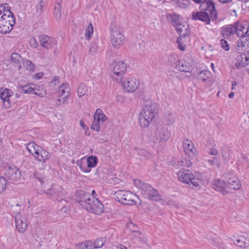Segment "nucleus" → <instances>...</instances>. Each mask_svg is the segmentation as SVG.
I'll list each match as a JSON object with an SVG mask.
<instances>
[{"label":"nucleus","instance_id":"f257e3e1","mask_svg":"<svg viewBox=\"0 0 249 249\" xmlns=\"http://www.w3.org/2000/svg\"><path fill=\"white\" fill-rule=\"evenodd\" d=\"M201 3V11L193 12L192 14V19L194 20H199L206 24H209L211 19L214 21L217 18L215 4L212 0H204Z\"/></svg>","mask_w":249,"mask_h":249},{"label":"nucleus","instance_id":"f03ea898","mask_svg":"<svg viewBox=\"0 0 249 249\" xmlns=\"http://www.w3.org/2000/svg\"><path fill=\"white\" fill-rule=\"evenodd\" d=\"M249 21H236L233 24L223 27L221 33L224 38H227L234 34L238 36H243L249 32Z\"/></svg>","mask_w":249,"mask_h":249},{"label":"nucleus","instance_id":"7ed1b4c3","mask_svg":"<svg viewBox=\"0 0 249 249\" xmlns=\"http://www.w3.org/2000/svg\"><path fill=\"white\" fill-rule=\"evenodd\" d=\"M134 185L141 190V193L146 198L154 201L161 200V196L158 191L151 185L145 183L139 179L134 180Z\"/></svg>","mask_w":249,"mask_h":249},{"label":"nucleus","instance_id":"20e7f679","mask_svg":"<svg viewBox=\"0 0 249 249\" xmlns=\"http://www.w3.org/2000/svg\"><path fill=\"white\" fill-rule=\"evenodd\" d=\"M155 108V107L153 104L146 105L141 111L139 120L142 127H145L148 126L153 121L157 114Z\"/></svg>","mask_w":249,"mask_h":249},{"label":"nucleus","instance_id":"39448f33","mask_svg":"<svg viewBox=\"0 0 249 249\" xmlns=\"http://www.w3.org/2000/svg\"><path fill=\"white\" fill-rule=\"evenodd\" d=\"M110 34V41L114 47L118 48L124 43L125 37L120 27L111 25Z\"/></svg>","mask_w":249,"mask_h":249},{"label":"nucleus","instance_id":"423d86ee","mask_svg":"<svg viewBox=\"0 0 249 249\" xmlns=\"http://www.w3.org/2000/svg\"><path fill=\"white\" fill-rule=\"evenodd\" d=\"M116 199L120 203L125 205L136 204L137 202L135 198L138 196L129 191L120 190L115 193Z\"/></svg>","mask_w":249,"mask_h":249},{"label":"nucleus","instance_id":"0eeeda50","mask_svg":"<svg viewBox=\"0 0 249 249\" xmlns=\"http://www.w3.org/2000/svg\"><path fill=\"white\" fill-rule=\"evenodd\" d=\"M126 71V65L123 61H119L116 63L111 71L112 77L117 82L122 81L124 74Z\"/></svg>","mask_w":249,"mask_h":249},{"label":"nucleus","instance_id":"6e6552de","mask_svg":"<svg viewBox=\"0 0 249 249\" xmlns=\"http://www.w3.org/2000/svg\"><path fill=\"white\" fill-rule=\"evenodd\" d=\"M104 206L97 198L92 197L88 203L85 209L90 213L100 214L104 212Z\"/></svg>","mask_w":249,"mask_h":249},{"label":"nucleus","instance_id":"1a4fd4ad","mask_svg":"<svg viewBox=\"0 0 249 249\" xmlns=\"http://www.w3.org/2000/svg\"><path fill=\"white\" fill-rule=\"evenodd\" d=\"M156 140L158 142H166L170 137V133L164 124L158 125L155 132Z\"/></svg>","mask_w":249,"mask_h":249},{"label":"nucleus","instance_id":"9d476101","mask_svg":"<svg viewBox=\"0 0 249 249\" xmlns=\"http://www.w3.org/2000/svg\"><path fill=\"white\" fill-rule=\"evenodd\" d=\"M15 225L19 232L23 233L28 227V221L25 215L18 214L15 215Z\"/></svg>","mask_w":249,"mask_h":249},{"label":"nucleus","instance_id":"9b49d317","mask_svg":"<svg viewBox=\"0 0 249 249\" xmlns=\"http://www.w3.org/2000/svg\"><path fill=\"white\" fill-rule=\"evenodd\" d=\"M13 94V91L9 89L2 87L0 88V97L2 100L4 107L8 108L10 107V97Z\"/></svg>","mask_w":249,"mask_h":249},{"label":"nucleus","instance_id":"f8f14e48","mask_svg":"<svg viewBox=\"0 0 249 249\" xmlns=\"http://www.w3.org/2000/svg\"><path fill=\"white\" fill-rule=\"evenodd\" d=\"M118 82H121L127 92L134 91L138 88L139 84L138 81L130 78L122 79V81Z\"/></svg>","mask_w":249,"mask_h":249},{"label":"nucleus","instance_id":"ddd939ff","mask_svg":"<svg viewBox=\"0 0 249 249\" xmlns=\"http://www.w3.org/2000/svg\"><path fill=\"white\" fill-rule=\"evenodd\" d=\"M45 193L50 198L55 200H57L63 195L62 188L61 186L57 184L52 185L51 188L48 189Z\"/></svg>","mask_w":249,"mask_h":249},{"label":"nucleus","instance_id":"4468645a","mask_svg":"<svg viewBox=\"0 0 249 249\" xmlns=\"http://www.w3.org/2000/svg\"><path fill=\"white\" fill-rule=\"evenodd\" d=\"M98 162V159L96 156H90L87 158V167H84L82 166V163L78 162L77 165L80 167V169L85 173L90 172V168L95 167Z\"/></svg>","mask_w":249,"mask_h":249},{"label":"nucleus","instance_id":"2eb2a0df","mask_svg":"<svg viewBox=\"0 0 249 249\" xmlns=\"http://www.w3.org/2000/svg\"><path fill=\"white\" fill-rule=\"evenodd\" d=\"M225 186L235 190L240 189L241 184L238 178L232 175H229L227 178L225 179Z\"/></svg>","mask_w":249,"mask_h":249},{"label":"nucleus","instance_id":"dca6fc26","mask_svg":"<svg viewBox=\"0 0 249 249\" xmlns=\"http://www.w3.org/2000/svg\"><path fill=\"white\" fill-rule=\"evenodd\" d=\"M178 180L184 183H188L193 179L194 175L189 170L181 169L177 174Z\"/></svg>","mask_w":249,"mask_h":249},{"label":"nucleus","instance_id":"f3484780","mask_svg":"<svg viewBox=\"0 0 249 249\" xmlns=\"http://www.w3.org/2000/svg\"><path fill=\"white\" fill-rule=\"evenodd\" d=\"M76 196L79 198L78 202L84 209L88 203L90 202L91 196L83 190H79L76 192Z\"/></svg>","mask_w":249,"mask_h":249},{"label":"nucleus","instance_id":"a211bd4d","mask_svg":"<svg viewBox=\"0 0 249 249\" xmlns=\"http://www.w3.org/2000/svg\"><path fill=\"white\" fill-rule=\"evenodd\" d=\"M5 175L11 180H17L21 177V173L16 166H9L6 171Z\"/></svg>","mask_w":249,"mask_h":249},{"label":"nucleus","instance_id":"6ab92c4d","mask_svg":"<svg viewBox=\"0 0 249 249\" xmlns=\"http://www.w3.org/2000/svg\"><path fill=\"white\" fill-rule=\"evenodd\" d=\"M183 147L185 153L190 156H193L196 152L194 143L188 139H185L182 142Z\"/></svg>","mask_w":249,"mask_h":249},{"label":"nucleus","instance_id":"aec40b11","mask_svg":"<svg viewBox=\"0 0 249 249\" xmlns=\"http://www.w3.org/2000/svg\"><path fill=\"white\" fill-rule=\"evenodd\" d=\"M15 24V19L10 20L8 22L3 19L0 20V32L2 34L9 33Z\"/></svg>","mask_w":249,"mask_h":249},{"label":"nucleus","instance_id":"412c9836","mask_svg":"<svg viewBox=\"0 0 249 249\" xmlns=\"http://www.w3.org/2000/svg\"><path fill=\"white\" fill-rule=\"evenodd\" d=\"M175 28L178 33L180 35L177 39V42L179 43L182 37H185L188 35L189 32V26L187 24H183L182 22H181Z\"/></svg>","mask_w":249,"mask_h":249},{"label":"nucleus","instance_id":"4be33fe9","mask_svg":"<svg viewBox=\"0 0 249 249\" xmlns=\"http://www.w3.org/2000/svg\"><path fill=\"white\" fill-rule=\"evenodd\" d=\"M35 158L39 161L45 162L50 157V153L41 147H37Z\"/></svg>","mask_w":249,"mask_h":249},{"label":"nucleus","instance_id":"5701e85b","mask_svg":"<svg viewBox=\"0 0 249 249\" xmlns=\"http://www.w3.org/2000/svg\"><path fill=\"white\" fill-rule=\"evenodd\" d=\"M247 33L243 36H239L240 37H242L236 43L237 47L236 50L237 52L240 51V48H248L249 47V34L247 35Z\"/></svg>","mask_w":249,"mask_h":249},{"label":"nucleus","instance_id":"b1692460","mask_svg":"<svg viewBox=\"0 0 249 249\" xmlns=\"http://www.w3.org/2000/svg\"><path fill=\"white\" fill-rule=\"evenodd\" d=\"M39 42L42 47L45 49L51 48L52 45V38L45 35H41L38 37Z\"/></svg>","mask_w":249,"mask_h":249},{"label":"nucleus","instance_id":"393cba45","mask_svg":"<svg viewBox=\"0 0 249 249\" xmlns=\"http://www.w3.org/2000/svg\"><path fill=\"white\" fill-rule=\"evenodd\" d=\"M176 68L181 71L190 72L191 66L189 63L184 60H180L177 62Z\"/></svg>","mask_w":249,"mask_h":249},{"label":"nucleus","instance_id":"a878e982","mask_svg":"<svg viewBox=\"0 0 249 249\" xmlns=\"http://www.w3.org/2000/svg\"><path fill=\"white\" fill-rule=\"evenodd\" d=\"M166 17L168 21L171 22L175 27L181 22L179 15L175 13L167 14Z\"/></svg>","mask_w":249,"mask_h":249},{"label":"nucleus","instance_id":"bb28decb","mask_svg":"<svg viewBox=\"0 0 249 249\" xmlns=\"http://www.w3.org/2000/svg\"><path fill=\"white\" fill-rule=\"evenodd\" d=\"M225 186V180L222 181L217 179L214 181V184H213V188L217 191L222 192L223 194L227 193Z\"/></svg>","mask_w":249,"mask_h":249},{"label":"nucleus","instance_id":"cd10ccee","mask_svg":"<svg viewBox=\"0 0 249 249\" xmlns=\"http://www.w3.org/2000/svg\"><path fill=\"white\" fill-rule=\"evenodd\" d=\"M232 240L237 246L240 248H246L249 246V240L245 238L244 236L235 237L234 239Z\"/></svg>","mask_w":249,"mask_h":249},{"label":"nucleus","instance_id":"c85d7f7f","mask_svg":"<svg viewBox=\"0 0 249 249\" xmlns=\"http://www.w3.org/2000/svg\"><path fill=\"white\" fill-rule=\"evenodd\" d=\"M34 87L30 84H27L26 85L22 86L20 87L19 91L22 93H31L33 94L35 87H36L34 85Z\"/></svg>","mask_w":249,"mask_h":249},{"label":"nucleus","instance_id":"c756f323","mask_svg":"<svg viewBox=\"0 0 249 249\" xmlns=\"http://www.w3.org/2000/svg\"><path fill=\"white\" fill-rule=\"evenodd\" d=\"M211 73L208 71H200L197 76L198 79L206 82L208 81L210 78Z\"/></svg>","mask_w":249,"mask_h":249},{"label":"nucleus","instance_id":"7c9ffc66","mask_svg":"<svg viewBox=\"0 0 249 249\" xmlns=\"http://www.w3.org/2000/svg\"><path fill=\"white\" fill-rule=\"evenodd\" d=\"M187 184L193 189L198 190L200 188L199 180L198 178H195V176L193 178V179L189 181V182Z\"/></svg>","mask_w":249,"mask_h":249},{"label":"nucleus","instance_id":"2f4dec72","mask_svg":"<svg viewBox=\"0 0 249 249\" xmlns=\"http://www.w3.org/2000/svg\"><path fill=\"white\" fill-rule=\"evenodd\" d=\"M103 124L99 121L96 118H94V119L90 126V128L92 130H95L97 132L100 131L101 129L103 128Z\"/></svg>","mask_w":249,"mask_h":249},{"label":"nucleus","instance_id":"473e14b6","mask_svg":"<svg viewBox=\"0 0 249 249\" xmlns=\"http://www.w3.org/2000/svg\"><path fill=\"white\" fill-rule=\"evenodd\" d=\"M137 97L138 98L144 101H148L150 99L148 92L145 89L139 90L137 92Z\"/></svg>","mask_w":249,"mask_h":249},{"label":"nucleus","instance_id":"72a5a7b5","mask_svg":"<svg viewBox=\"0 0 249 249\" xmlns=\"http://www.w3.org/2000/svg\"><path fill=\"white\" fill-rule=\"evenodd\" d=\"M79 249H93V243L90 241H86L79 243L78 245Z\"/></svg>","mask_w":249,"mask_h":249},{"label":"nucleus","instance_id":"f704fd0d","mask_svg":"<svg viewBox=\"0 0 249 249\" xmlns=\"http://www.w3.org/2000/svg\"><path fill=\"white\" fill-rule=\"evenodd\" d=\"M88 88L87 86L83 83L80 84L77 90L78 96L79 97L83 96L86 94Z\"/></svg>","mask_w":249,"mask_h":249},{"label":"nucleus","instance_id":"c9c22d12","mask_svg":"<svg viewBox=\"0 0 249 249\" xmlns=\"http://www.w3.org/2000/svg\"><path fill=\"white\" fill-rule=\"evenodd\" d=\"M37 147H40L39 146L36 145L35 142H29L28 143L26 148L28 151L34 156L35 154H36Z\"/></svg>","mask_w":249,"mask_h":249},{"label":"nucleus","instance_id":"e433bc0d","mask_svg":"<svg viewBox=\"0 0 249 249\" xmlns=\"http://www.w3.org/2000/svg\"><path fill=\"white\" fill-rule=\"evenodd\" d=\"M192 163L190 159L188 158H184L181 160L180 161H178L177 166H178V168L179 167V166L180 167L184 166L189 167L192 166Z\"/></svg>","mask_w":249,"mask_h":249},{"label":"nucleus","instance_id":"4c0bfd02","mask_svg":"<svg viewBox=\"0 0 249 249\" xmlns=\"http://www.w3.org/2000/svg\"><path fill=\"white\" fill-rule=\"evenodd\" d=\"M5 12V14H3L1 16L0 20L3 19L4 20H6L7 22H8L10 20H12V19H15L14 15L10 10H7Z\"/></svg>","mask_w":249,"mask_h":249},{"label":"nucleus","instance_id":"58836bf2","mask_svg":"<svg viewBox=\"0 0 249 249\" xmlns=\"http://www.w3.org/2000/svg\"><path fill=\"white\" fill-rule=\"evenodd\" d=\"M93 33V26L92 23H90L87 27L85 31V36L87 39L89 40Z\"/></svg>","mask_w":249,"mask_h":249},{"label":"nucleus","instance_id":"ea45409f","mask_svg":"<svg viewBox=\"0 0 249 249\" xmlns=\"http://www.w3.org/2000/svg\"><path fill=\"white\" fill-rule=\"evenodd\" d=\"M236 60L235 66L237 68H244L249 64V62L243 61L242 57H240V55L237 57Z\"/></svg>","mask_w":249,"mask_h":249},{"label":"nucleus","instance_id":"a19ab883","mask_svg":"<svg viewBox=\"0 0 249 249\" xmlns=\"http://www.w3.org/2000/svg\"><path fill=\"white\" fill-rule=\"evenodd\" d=\"M11 60L15 64H19L22 60V58L18 53H13L11 56Z\"/></svg>","mask_w":249,"mask_h":249},{"label":"nucleus","instance_id":"79ce46f5","mask_svg":"<svg viewBox=\"0 0 249 249\" xmlns=\"http://www.w3.org/2000/svg\"><path fill=\"white\" fill-rule=\"evenodd\" d=\"M61 5L59 3H56L54 7V16L56 19L59 18L61 17Z\"/></svg>","mask_w":249,"mask_h":249},{"label":"nucleus","instance_id":"37998d69","mask_svg":"<svg viewBox=\"0 0 249 249\" xmlns=\"http://www.w3.org/2000/svg\"><path fill=\"white\" fill-rule=\"evenodd\" d=\"M7 181L3 177H0V194L6 189Z\"/></svg>","mask_w":249,"mask_h":249},{"label":"nucleus","instance_id":"c03bdc74","mask_svg":"<svg viewBox=\"0 0 249 249\" xmlns=\"http://www.w3.org/2000/svg\"><path fill=\"white\" fill-rule=\"evenodd\" d=\"M105 241L103 238L97 239L93 243L94 249H98L102 247Z\"/></svg>","mask_w":249,"mask_h":249},{"label":"nucleus","instance_id":"a18cd8bd","mask_svg":"<svg viewBox=\"0 0 249 249\" xmlns=\"http://www.w3.org/2000/svg\"><path fill=\"white\" fill-rule=\"evenodd\" d=\"M45 5V2L43 1L42 0H41L39 1V3L37 4L36 6V12L38 13L39 15L42 13L43 12V8Z\"/></svg>","mask_w":249,"mask_h":249},{"label":"nucleus","instance_id":"49530a36","mask_svg":"<svg viewBox=\"0 0 249 249\" xmlns=\"http://www.w3.org/2000/svg\"><path fill=\"white\" fill-rule=\"evenodd\" d=\"M68 84H63L59 88V92L62 95L67 94V90H69L68 88Z\"/></svg>","mask_w":249,"mask_h":249},{"label":"nucleus","instance_id":"de8ad7c7","mask_svg":"<svg viewBox=\"0 0 249 249\" xmlns=\"http://www.w3.org/2000/svg\"><path fill=\"white\" fill-rule=\"evenodd\" d=\"M34 91L33 92V94L36 95L39 97H44L46 94V92L45 90L43 89L40 90L39 89H36L35 87L34 89Z\"/></svg>","mask_w":249,"mask_h":249},{"label":"nucleus","instance_id":"09e8293b","mask_svg":"<svg viewBox=\"0 0 249 249\" xmlns=\"http://www.w3.org/2000/svg\"><path fill=\"white\" fill-rule=\"evenodd\" d=\"M20 210L21 207L19 204H16L14 206H11V211L16 215L20 214Z\"/></svg>","mask_w":249,"mask_h":249},{"label":"nucleus","instance_id":"8fccbe9b","mask_svg":"<svg viewBox=\"0 0 249 249\" xmlns=\"http://www.w3.org/2000/svg\"><path fill=\"white\" fill-rule=\"evenodd\" d=\"M98 50L97 44L95 42H91L89 46V52L91 54H93L96 52Z\"/></svg>","mask_w":249,"mask_h":249},{"label":"nucleus","instance_id":"3c124183","mask_svg":"<svg viewBox=\"0 0 249 249\" xmlns=\"http://www.w3.org/2000/svg\"><path fill=\"white\" fill-rule=\"evenodd\" d=\"M24 66L26 67V69L29 70H32L35 68V64L29 60H26L24 62Z\"/></svg>","mask_w":249,"mask_h":249},{"label":"nucleus","instance_id":"603ef678","mask_svg":"<svg viewBox=\"0 0 249 249\" xmlns=\"http://www.w3.org/2000/svg\"><path fill=\"white\" fill-rule=\"evenodd\" d=\"M127 227L132 232H135L138 231V227L132 222L127 224Z\"/></svg>","mask_w":249,"mask_h":249},{"label":"nucleus","instance_id":"864d4df0","mask_svg":"<svg viewBox=\"0 0 249 249\" xmlns=\"http://www.w3.org/2000/svg\"><path fill=\"white\" fill-rule=\"evenodd\" d=\"M213 244L215 247L218 248L219 249H226V247L223 244L219 243L216 240H214L213 241Z\"/></svg>","mask_w":249,"mask_h":249},{"label":"nucleus","instance_id":"5fc2aeb1","mask_svg":"<svg viewBox=\"0 0 249 249\" xmlns=\"http://www.w3.org/2000/svg\"><path fill=\"white\" fill-rule=\"evenodd\" d=\"M221 45L222 47L225 50V51H229L230 50V47L229 45V44L227 41H226L224 39H221Z\"/></svg>","mask_w":249,"mask_h":249},{"label":"nucleus","instance_id":"6e6d98bb","mask_svg":"<svg viewBox=\"0 0 249 249\" xmlns=\"http://www.w3.org/2000/svg\"><path fill=\"white\" fill-rule=\"evenodd\" d=\"M96 119L100 121L102 124H103L104 122L107 120V118L106 115L103 113L102 114L99 115V116L96 117Z\"/></svg>","mask_w":249,"mask_h":249},{"label":"nucleus","instance_id":"4d7b16f0","mask_svg":"<svg viewBox=\"0 0 249 249\" xmlns=\"http://www.w3.org/2000/svg\"><path fill=\"white\" fill-rule=\"evenodd\" d=\"M240 57H242V61L245 59L244 62H249V57H248V55L246 53H244L241 55H240Z\"/></svg>","mask_w":249,"mask_h":249},{"label":"nucleus","instance_id":"13d9d810","mask_svg":"<svg viewBox=\"0 0 249 249\" xmlns=\"http://www.w3.org/2000/svg\"><path fill=\"white\" fill-rule=\"evenodd\" d=\"M103 113V112L100 108H97L94 115V117L96 119V117L99 116V115L102 114Z\"/></svg>","mask_w":249,"mask_h":249},{"label":"nucleus","instance_id":"bf43d9fd","mask_svg":"<svg viewBox=\"0 0 249 249\" xmlns=\"http://www.w3.org/2000/svg\"><path fill=\"white\" fill-rule=\"evenodd\" d=\"M209 153L212 155H216L218 154V151L216 149L212 148L210 150Z\"/></svg>","mask_w":249,"mask_h":249},{"label":"nucleus","instance_id":"052dcab7","mask_svg":"<svg viewBox=\"0 0 249 249\" xmlns=\"http://www.w3.org/2000/svg\"><path fill=\"white\" fill-rule=\"evenodd\" d=\"M0 6H3L5 8L3 10H2L3 14H5L7 10H10L9 7H8V4L7 3H4L3 5H1Z\"/></svg>","mask_w":249,"mask_h":249},{"label":"nucleus","instance_id":"680f3d73","mask_svg":"<svg viewBox=\"0 0 249 249\" xmlns=\"http://www.w3.org/2000/svg\"><path fill=\"white\" fill-rule=\"evenodd\" d=\"M31 44L34 47H37L38 46V43L35 39L31 40Z\"/></svg>","mask_w":249,"mask_h":249},{"label":"nucleus","instance_id":"e2e57ef3","mask_svg":"<svg viewBox=\"0 0 249 249\" xmlns=\"http://www.w3.org/2000/svg\"><path fill=\"white\" fill-rule=\"evenodd\" d=\"M117 249H127L126 247L123 245H119L117 246Z\"/></svg>","mask_w":249,"mask_h":249},{"label":"nucleus","instance_id":"0e129e2a","mask_svg":"<svg viewBox=\"0 0 249 249\" xmlns=\"http://www.w3.org/2000/svg\"><path fill=\"white\" fill-rule=\"evenodd\" d=\"M69 96V91L67 90V94H66V95H65L64 96V97H63V99H64V101H63V102H64L66 100V99H67V97H68Z\"/></svg>","mask_w":249,"mask_h":249},{"label":"nucleus","instance_id":"69168bd1","mask_svg":"<svg viewBox=\"0 0 249 249\" xmlns=\"http://www.w3.org/2000/svg\"><path fill=\"white\" fill-rule=\"evenodd\" d=\"M220 2L225 3L227 2H230L232 0H218Z\"/></svg>","mask_w":249,"mask_h":249},{"label":"nucleus","instance_id":"338daca9","mask_svg":"<svg viewBox=\"0 0 249 249\" xmlns=\"http://www.w3.org/2000/svg\"><path fill=\"white\" fill-rule=\"evenodd\" d=\"M5 8L3 6H0V16H1L3 14L2 10H3Z\"/></svg>","mask_w":249,"mask_h":249},{"label":"nucleus","instance_id":"774afa93","mask_svg":"<svg viewBox=\"0 0 249 249\" xmlns=\"http://www.w3.org/2000/svg\"><path fill=\"white\" fill-rule=\"evenodd\" d=\"M215 160V158H213V160H208V162L212 165L214 164Z\"/></svg>","mask_w":249,"mask_h":249}]
</instances>
